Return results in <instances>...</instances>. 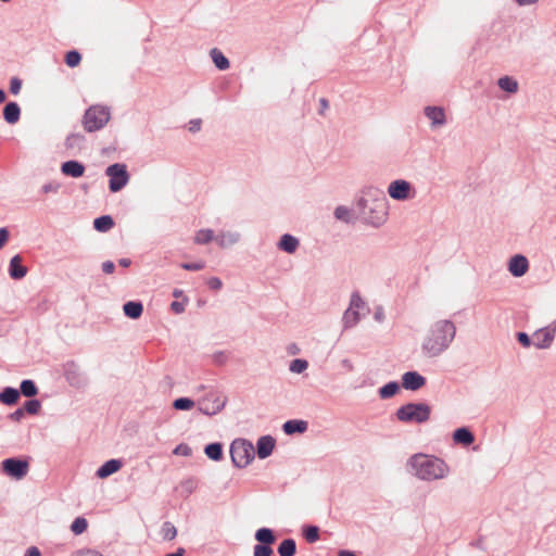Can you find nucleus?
I'll use <instances>...</instances> for the list:
<instances>
[{
	"instance_id": "1",
	"label": "nucleus",
	"mask_w": 556,
	"mask_h": 556,
	"mask_svg": "<svg viewBox=\"0 0 556 556\" xmlns=\"http://www.w3.org/2000/svg\"><path fill=\"white\" fill-rule=\"evenodd\" d=\"M356 206L365 224L379 228L389 216V202L384 191L377 186L367 185L362 188Z\"/></svg>"
},
{
	"instance_id": "2",
	"label": "nucleus",
	"mask_w": 556,
	"mask_h": 556,
	"mask_svg": "<svg viewBox=\"0 0 556 556\" xmlns=\"http://www.w3.org/2000/svg\"><path fill=\"white\" fill-rule=\"evenodd\" d=\"M456 334V326L450 319L430 324L422 339L421 351L428 357H437L448 349Z\"/></svg>"
},
{
	"instance_id": "3",
	"label": "nucleus",
	"mask_w": 556,
	"mask_h": 556,
	"mask_svg": "<svg viewBox=\"0 0 556 556\" xmlns=\"http://www.w3.org/2000/svg\"><path fill=\"white\" fill-rule=\"evenodd\" d=\"M407 466L414 477L427 482L443 480L451 472L450 466L443 459L421 453L413 455Z\"/></svg>"
},
{
	"instance_id": "4",
	"label": "nucleus",
	"mask_w": 556,
	"mask_h": 556,
	"mask_svg": "<svg viewBox=\"0 0 556 556\" xmlns=\"http://www.w3.org/2000/svg\"><path fill=\"white\" fill-rule=\"evenodd\" d=\"M369 308L367 303L363 300L358 292L351 294L349 307L345 309L342 316V325L344 329L355 327L368 313Z\"/></svg>"
},
{
	"instance_id": "5",
	"label": "nucleus",
	"mask_w": 556,
	"mask_h": 556,
	"mask_svg": "<svg viewBox=\"0 0 556 556\" xmlns=\"http://www.w3.org/2000/svg\"><path fill=\"white\" fill-rule=\"evenodd\" d=\"M111 112L105 105H91L86 110L83 116L84 129L88 132H93L102 129L110 121Z\"/></svg>"
},
{
	"instance_id": "6",
	"label": "nucleus",
	"mask_w": 556,
	"mask_h": 556,
	"mask_svg": "<svg viewBox=\"0 0 556 556\" xmlns=\"http://www.w3.org/2000/svg\"><path fill=\"white\" fill-rule=\"evenodd\" d=\"M431 408L426 403H408L396 409V418L402 422H426L430 418Z\"/></svg>"
},
{
	"instance_id": "7",
	"label": "nucleus",
	"mask_w": 556,
	"mask_h": 556,
	"mask_svg": "<svg viewBox=\"0 0 556 556\" xmlns=\"http://www.w3.org/2000/svg\"><path fill=\"white\" fill-rule=\"evenodd\" d=\"M230 456L236 467L244 468L254 459V445L247 439H237L230 445Z\"/></svg>"
},
{
	"instance_id": "8",
	"label": "nucleus",
	"mask_w": 556,
	"mask_h": 556,
	"mask_svg": "<svg viewBox=\"0 0 556 556\" xmlns=\"http://www.w3.org/2000/svg\"><path fill=\"white\" fill-rule=\"evenodd\" d=\"M387 192L392 200L400 202L409 201L416 195L414 186L405 179L392 180L387 188Z\"/></svg>"
},
{
	"instance_id": "9",
	"label": "nucleus",
	"mask_w": 556,
	"mask_h": 556,
	"mask_svg": "<svg viewBox=\"0 0 556 556\" xmlns=\"http://www.w3.org/2000/svg\"><path fill=\"white\" fill-rule=\"evenodd\" d=\"M105 174L110 177L109 188L112 192H118L129 181V175L125 164H112L106 168Z\"/></svg>"
},
{
	"instance_id": "10",
	"label": "nucleus",
	"mask_w": 556,
	"mask_h": 556,
	"mask_svg": "<svg viewBox=\"0 0 556 556\" xmlns=\"http://www.w3.org/2000/svg\"><path fill=\"white\" fill-rule=\"evenodd\" d=\"M28 463L18 458H7L2 462V470L3 472L15 479H23L28 472Z\"/></svg>"
},
{
	"instance_id": "11",
	"label": "nucleus",
	"mask_w": 556,
	"mask_h": 556,
	"mask_svg": "<svg viewBox=\"0 0 556 556\" xmlns=\"http://www.w3.org/2000/svg\"><path fill=\"white\" fill-rule=\"evenodd\" d=\"M556 324L541 328L533 333V344L536 349H548L555 339Z\"/></svg>"
},
{
	"instance_id": "12",
	"label": "nucleus",
	"mask_w": 556,
	"mask_h": 556,
	"mask_svg": "<svg viewBox=\"0 0 556 556\" xmlns=\"http://www.w3.org/2000/svg\"><path fill=\"white\" fill-rule=\"evenodd\" d=\"M424 114L428 118L431 129H440L447 123L446 112L442 106L428 105L424 109Z\"/></svg>"
},
{
	"instance_id": "13",
	"label": "nucleus",
	"mask_w": 556,
	"mask_h": 556,
	"mask_svg": "<svg viewBox=\"0 0 556 556\" xmlns=\"http://www.w3.org/2000/svg\"><path fill=\"white\" fill-rule=\"evenodd\" d=\"M508 271L511 276L519 278L529 270V262L525 255L516 254L508 261Z\"/></svg>"
},
{
	"instance_id": "14",
	"label": "nucleus",
	"mask_w": 556,
	"mask_h": 556,
	"mask_svg": "<svg viewBox=\"0 0 556 556\" xmlns=\"http://www.w3.org/2000/svg\"><path fill=\"white\" fill-rule=\"evenodd\" d=\"M426 384V379L417 371H407L402 376V387L405 390L416 391Z\"/></svg>"
},
{
	"instance_id": "15",
	"label": "nucleus",
	"mask_w": 556,
	"mask_h": 556,
	"mask_svg": "<svg viewBox=\"0 0 556 556\" xmlns=\"http://www.w3.org/2000/svg\"><path fill=\"white\" fill-rule=\"evenodd\" d=\"M241 239V235L235 230H222L216 235L215 242L222 249H228L237 244Z\"/></svg>"
},
{
	"instance_id": "16",
	"label": "nucleus",
	"mask_w": 556,
	"mask_h": 556,
	"mask_svg": "<svg viewBox=\"0 0 556 556\" xmlns=\"http://www.w3.org/2000/svg\"><path fill=\"white\" fill-rule=\"evenodd\" d=\"M276 445V441L270 435H263L257 440L256 443V453L258 458L265 459L267 458L274 451Z\"/></svg>"
},
{
	"instance_id": "17",
	"label": "nucleus",
	"mask_w": 556,
	"mask_h": 556,
	"mask_svg": "<svg viewBox=\"0 0 556 556\" xmlns=\"http://www.w3.org/2000/svg\"><path fill=\"white\" fill-rule=\"evenodd\" d=\"M61 170L65 176L79 178L85 173V166L78 161H67L62 164Z\"/></svg>"
},
{
	"instance_id": "18",
	"label": "nucleus",
	"mask_w": 556,
	"mask_h": 556,
	"mask_svg": "<svg viewBox=\"0 0 556 556\" xmlns=\"http://www.w3.org/2000/svg\"><path fill=\"white\" fill-rule=\"evenodd\" d=\"M123 466L122 460L119 459H110L105 462L98 470L97 477L100 479H105L111 475L117 472Z\"/></svg>"
},
{
	"instance_id": "19",
	"label": "nucleus",
	"mask_w": 556,
	"mask_h": 556,
	"mask_svg": "<svg viewBox=\"0 0 556 556\" xmlns=\"http://www.w3.org/2000/svg\"><path fill=\"white\" fill-rule=\"evenodd\" d=\"M9 273L13 279H22L27 274V268L22 265L20 255H14L10 261Z\"/></svg>"
},
{
	"instance_id": "20",
	"label": "nucleus",
	"mask_w": 556,
	"mask_h": 556,
	"mask_svg": "<svg viewBox=\"0 0 556 556\" xmlns=\"http://www.w3.org/2000/svg\"><path fill=\"white\" fill-rule=\"evenodd\" d=\"M299 244H300V242H299L298 238H295L294 236H291L289 233H286L280 238L277 247L279 250L285 251L289 254H292L296 251V249L299 248Z\"/></svg>"
},
{
	"instance_id": "21",
	"label": "nucleus",
	"mask_w": 556,
	"mask_h": 556,
	"mask_svg": "<svg viewBox=\"0 0 556 556\" xmlns=\"http://www.w3.org/2000/svg\"><path fill=\"white\" fill-rule=\"evenodd\" d=\"M21 116V109L16 102H9L3 109V117L7 123L15 124Z\"/></svg>"
},
{
	"instance_id": "22",
	"label": "nucleus",
	"mask_w": 556,
	"mask_h": 556,
	"mask_svg": "<svg viewBox=\"0 0 556 556\" xmlns=\"http://www.w3.org/2000/svg\"><path fill=\"white\" fill-rule=\"evenodd\" d=\"M455 443L470 445L475 441L473 434L465 427L458 428L453 433Z\"/></svg>"
},
{
	"instance_id": "23",
	"label": "nucleus",
	"mask_w": 556,
	"mask_h": 556,
	"mask_svg": "<svg viewBox=\"0 0 556 556\" xmlns=\"http://www.w3.org/2000/svg\"><path fill=\"white\" fill-rule=\"evenodd\" d=\"M123 311L127 317L131 319H137L141 316L143 312V306L140 302L129 301L124 304Z\"/></svg>"
},
{
	"instance_id": "24",
	"label": "nucleus",
	"mask_w": 556,
	"mask_h": 556,
	"mask_svg": "<svg viewBox=\"0 0 556 556\" xmlns=\"http://www.w3.org/2000/svg\"><path fill=\"white\" fill-rule=\"evenodd\" d=\"M306 428L307 422L303 420H288L282 426V429L287 434L302 433Z\"/></svg>"
},
{
	"instance_id": "25",
	"label": "nucleus",
	"mask_w": 556,
	"mask_h": 556,
	"mask_svg": "<svg viewBox=\"0 0 556 556\" xmlns=\"http://www.w3.org/2000/svg\"><path fill=\"white\" fill-rule=\"evenodd\" d=\"M498 87L508 92V93H516L518 91V81L510 77V76H503L497 80Z\"/></svg>"
},
{
	"instance_id": "26",
	"label": "nucleus",
	"mask_w": 556,
	"mask_h": 556,
	"mask_svg": "<svg viewBox=\"0 0 556 556\" xmlns=\"http://www.w3.org/2000/svg\"><path fill=\"white\" fill-rule=\"evenodd\" d=\"M216 236L212 229H200L194 233L193 242L195 244H207L215 240Z\"/></svg>"
},
{
	"instance_id": "27",
	"label": "nucleus",
	"mask_w": 556,
	"mask_h": 556,
	"mask_svg": "<svg viewBox=\"0 0 556 556\" xmlns=\"http://www.w3.org/2000/svg\"><path fill=\"white\" fill-rule=\"evenodd\" d=\"M210 54H211L213 63L215 64V66L218 70L225 71V70L229 68V61L223 54L222 51H219L218 49L214 48V49L211 50Z\"/></svg>"
},
{
	"instance_id": "28",
	"label": "nucleus",
	"mask_w": 556,
	"mask_h": 556,
	"mask_svg": "<svg viewBox=\"0 0 556 556\" xmlns=\"http://www.w3.org/2000/svg\"><path fill=\"white\" fill-rule=\"evenodd\" d=\"M20 392L14 388H5L0 393V402L7 405H13L17 402Z\"/></svg>"
},
{
	"instance_id": "29",
	"label": "nucleus",
	"mask_w": 556,
	"mask_h": 556,
	"mask_svg": "<svg viewBox=\"0 0 556 556\" xmlns=\"http://www.w3.org/2000/svg\"><path fill=\"white\" fill-rule=\"evenodd\" d=\"M114 226L113 218L109 215L98 217L93 222V227L100 232H106Z\"/></svg>"
},
{
	"instance_id": "30",
	"label": "nucleus",
	"mask_w": 556,
	"mask_h": 556,
	"mask_svg": "<svg viewBox=\"0 0 556 556\" xmlns=\"http://www.w3.org/2000/svg\"><path fill=\"white\" fill-rule=\"evenodd\" d=\"M296 552L295 541L292 539L283 540L278 546V553L280 556H294Z\"/></svg>"
},
{
	"instance_id": "31",
	"label": "nucleus",
	"mask_w": 556,
	"mask_h": 556,
	"mask_svg": "<svg viewBox=\"0 0 556 556\" xmlns=\"http://www.w3.org/2000/svg\"><path fill=\"white\" fill-rule=\"evenodd\" d=\"M255 539L265 545H271L275 542V535L273 531L268 528H261L255 533Z\"/></svg>"
},
{
	"instance_id": "32",
	"label": "nucleus",
	"mask_w": 556,
	"mask_h": 556,
	"mask_svg": "<svg viewBox=\"0 0 556 556\" xmlns=\"http://www.w3.org/2000/svg\"><path fill=\"white\" fill-rule=\"evenodd\" d=\"M400 390V386L397 382L395 381H391L387 384H384L383 387H381L378 391L379 393V396L383 400L386 399H390L392 396H394Z\"/></svg>"
},
{
	"instance_id": "33",
	"label": "nucleus",
	"mask_w": 556,
	"mask_h": 556,
	"mask_svg": "<svg viewBox=\"0 0 556 556\" xmlns=\"http://www.w3.org/2000/svg\"><path fill=\"white\" fill-rule=\"evenodd\" d=\"M160 533L164 541H173L177 536V529L172 522L165 521Z\"/></svg>"
},
{
	"instance_id": "34",
	"label": "nucleus",
	"mask_w": 556,
	"mask_h": 556,
	"mask_svg": "<svg viewBox=\"0 0 556 556\" xmlns=\"http://www.w3.org/2000/svg\"><path fill=\"white\" fill-rule=\"evenodd\" d=\"M205 454L213 460H219L223 455V448L220 443H211L205 447Z\"/></svg>"
},
{
	"instance_id": "35",
	"label": "nucleus",
	"mask_w": 556,
	"mask_h": 556,
	"mask_svg": "<svg viewBox=\"0 0 556 556\" xmlns=\"http://www.w3.org/2000/svg\"><path fill=\"white\" fill-rule=\"evenodd\" d=\"M307 368H308V362L303 358H295V359L291 361L290 365H289V370L292 374H296V375L303 374Z\"/></svg>"
},
{
	"instance_id": "36",
	"label": "nucleus",
	"mask_w": 556,
	"mask_h": 556,
	"mask_svg": "<svg viewBox=\"0 0 556 556\" xmlns=\"http://www.w3.org/2000/svg\"><path fill=\"white\" fill-rule=\"evenodd\" d=\"M21 393L24 396L31 397L38 393V389L33 380L26 379L21 383Z\"/></svg>"
},
{
	"instance_id": "37",
	"label": "nucleus",
	"mask_w": 556,
	"mask_h": 556,
	"mask_svg": "<svg viewBox=\"0 0 556 556\" xmlns=\"http://www.w3.org/2000/svg\"><path fill=\"white\" fill-rule=\"evenodd\" d=\"M333 215H334V217L338 220H341V222H344V223H350L351 219H352L351 210L348 206H345V205L337 206L334 208Z\"/></svg>"
},
{
	"instance_id": "38",
	"label": "nucleus",
	"mask_w": 556,
	"mask_h": 556,
	"mask_svg": "<svg viewBox=\"0 0 556 556\" xmlns=\"http://www.w3.org/2000/svg\"><path fill=\"white\" fill-rule=\"evenodd\" d=\"M194 405V401L189 397H179L173 402V407L177 410H190Z\"/></svg>"
},
{
	"instance_id": "39",
	"label": "nucleus",
	"mask_w": 556,
	"mask_h": 556,
	"mask_svg": "<svg viewBox=\"0 0 556 556\" xmlns=\"http://www.w3.org/2000/svg\"><path fill=\"white\" fill-rule=\"evenodd\" d=\"M88 528V522L84 517H77L71 525V530L74 534L79 535Z\"/></svg>"
},
{
	"instance_id": "40",
	"label": "nucleus",
	"mask_w": 556,
	"mask_h": 556,
	"mask_svg": "<svg viewBox=\"0 0 556 556\" xmlns=\"http://www.w3.org/2000/svg\"><path fill=\"white\" fill-rule=\"evenodd\" d=\"M223 406H224V402L216 399L214 401V405L212 407H210L205 403H201L200 410L205 415H214V414L218 413L223 408Z\"/></svg>"
},
{
	"instance_id": "41",
	"label": "nucleus",
	"mask_w": 556,
	"mask_h": 556,
	"mask_svg": "<svg viewBox=\"0 0 556 556\" xmlns=\"http://www.w3.org/2000/svg\"><path fill=\"white\" fill-rule=\"evenodd\" d=\"M81 61V55L78 51L72 50L65 54V63L70 67H76Z\"/></svg>"
},
{
	"instance_id": "42",
	"label": "nucleus",
	"mask_w": 556,
	"mask_h": 556,
	"mask_svg": "<svg viewBox=\"0 0 556 556\" xmlns=\"http://www.w3.org/2000/svg\"><path fill=\"white\" fill-rule=\"evenodd\" d=\"M304 538L307 542L314 543L319 539V529L316 526H308L304 529Z\"/></svg>"
},
{
	"instance_id": "43",
	"label": "nucleus",
	"mask_w": 556,
	"mask_h": 556,
	"mask_svg": "<svg viewBox=\"0 0 556 556\" xmlns=\"http://www.w3.org/2000/svg\"><path fill=\"white\" fill-rule=\"evenodd\" d=\"M273 548L270 545L257 544L254 546L253 555L254 556H271Z\"/></svg>"
},
{
	"instance_id": "44",
	"label": "nucleus",
	"mask_w": 556,
	"mask_h": 556,
	"mask_svg": "<svg viewBox=\"0 0 556 556\" xmlns=\"http://www.w3.org/2000/svg\"><path fill=\"white\" fill-rule=\"evenodd\" d=\"M40 402L38 400H30L25 403L24 413L27 412L28 414L35 415L40 409Z\"/></svg>"
},
{
	"instance_id": "45",
	"label": "nucleus",
	"mask_w": 556,
	"mask_h": 556,
	"mask_svg": "<svg viewBox=\"0 0 556 556\" xmlns=\"http://www.w3.org/2000/svg\"><path fill=\"white\" fill-rule=\"evenodd\" d=\"M205 267V263L203 261L194 262V263H182L181 268L186 270H201Z\"/></svg>"
},
{
	"instance_id": "46",
	"label": "nucleus",
	"mask_w": 556,
	"mask_h": 556,
	"mask_svg": "<svg viewBox=\"0 0 556 556\" xmlns=\"http://www.w3.org/2000/svg\"><path fill=\"white\" fill-rule=\"evenodd\" d=\"M21 88H22V81L16 77L12 78L10 81V91L13 94H17L21 91Z\"/></svg>"
},
{
	"instance_id": "47",
	"label": "nucleus",
	"mask_w": 556,
	"mask_h": 556,
	"mask_svg": "<svg viewBox=\"0 0 556 556\" xmlns=\"http://www.w3.org/2000/svg\"><path fill=\"white\" fill-rule=\"evenodd\" d=\"M72 556H103L97 551L84 548L75 552Z\"/></svg>"
},
{
	"instance_id": "48",
	"label": "nucleus",
	"mask_w": 556,
	"mask_h": 556,
	"mask_svg": "<svg viewBox=\"0 0 556 556\" xmlns=\"http://www.w3.org/2000/svg\"><path fill=\"white\" fill-rule=\"evenodd\" d=\"M207 286L212 290H219L223 287V282L218 277H211L207 280Z\"/></svg>"
},
{
	"instance_id": "49",
	"label": "nucleus",
	"mask_w": 556,
	"mask_h": 556,
	"mask_svg": "<svg viewBox=\"0 0 556 556\" xmlns=\"http://www.w3.org/2000/svg\"><path fill=\"white\" fill-rule=\"evenodd\" d=\"M202 121L200 118L191 119L188 123V129L191 132H198L201 129Z\"/></svg>"
},
{
	"instance_id": "50",
	"label": "nucleus",
	"mask_w": 556,
	"mask_h": 556,
	"mask_svg": "<svg viewBox=\"0 0 556 556\" xmlns=\"http://www.w3.org/2000/svg\"><path fill=\"white\" fill-rule=\"evenodd\" d=\"M59 188H60V186L58 184L48 182L42 186V192L43 193H51V192L55 193V192H58Z\"/></svg>"
},
{
	"instance_id": "51",
	"label": "nucleus",
	"mask_w": 556,
	"mask_h": 556,
	"mask_svg": "<svg viewBox=\"0 0 556 556\" xmlns=\"http://www.w3.org/2000/svg\"><path fill=\"white\" fill-rule=\"evenodd\" d=\"M174 453L177 454V455H184V456H189L190 453H191V450L188 445H185V444H180L178 445L175 450H174Z\"/></svg>"
},
{
	"instance_id": "52",
	"label": "nucleus",
	"mask_w": 556,
	"mask_h": 556,
	"mask_svg": "<svg viewBox=\"0 0 556 556\" xmlns=\"http://www.w3.org/2000/svg\"><path fill=\"white\" fill-rule=\"evenodd\" d=\"M286 352L288 355L293 356V355H298L301 352V349L296 343H289L286 346Z\"/></svg>"
},
{
	"instance_id": "53",
	"label": "nucleus",
	"mask_w": 556,
	"mask_h": 556,
	"mask_svg": "<svg viewBox=\"0 0 556 556\" xmlns=\"http://www.w3.org/2000/svg\"><path fill=\"white\" fill-rule=\"evenodd\" d=\"M517 339L520 342V344H522L525 348H528L531 344V340H530L529 336L525 332H519L517 334Z\"/></svg>"
},
{
	"instance_id": "54",
	"label": "nucleus",
	"mask_w": 556,
	"mask_h": 556,
	"mask_svg": "<svg viewBox=\"0 0 556 556\" xmlns=\"http://www.w3.org/2000/svg\"><path fill=\"white\" fill-rule=\"evenodd\" d=\"M115 269V265L113 262L111 261H105L102 263V270L105 273V274H112Z\"/></svg>"
},
{
	"instance_id": "55",
	"label": "nucleus",
	"mask_w": 556,
	"mask_h": 556,
	"mask_svg": "<svg viewBox=\"0 0 556 556\" xmlns=\"http://www.w3.org/2000/svg\"><path fill=\"white\" fill-rule=\"evenodd\" d=\"M170 308L173 312H175L176 314H181L184 311H185V304L181 303V302H173L170 304Z\"/></svg>"
},
{
	"instance_id": "56",
	"label": "nucleus",
	"mask_w": 556,
	"mask_h": 556,
	"mask_svg": "<svg viewBox=\"0 0 556 556\" xmlns=\"http://www.w3.org/2000/svg\"><path fill=\"white\" fill-rule=\"evenodd\" d=\"M540 0H515V3L517 4V7L519 8H525V7H530V5H534L539 2Z\"/></svg>"
},
{
	"instance_id": "57",
	"label": "nucleus",
	"mask_w": 556,
	"mask_h": 556,
	"mask_svg": "<svg viewBox=\"0 0 556 556\" xmlns=\"http://www.w3.org/2000/svg\"><path fill=\"white\" fill-rule=\"evenodd\" d=\"M9 239V231L7 228H0V249L5 244Z\"/></svg>"
},
{
	"instance_id": "58",
	"label": "nucleus",
	"mask_w": 556,
	"mask_h": 556,
	"mask_svg": "<svg viewBox=\"0 0 556 556\" xmlns=\"http://www.w3.org/2000/svg\"><path fill=\"white\" fill-rule=\"evenodd\" d=\"M24 417V409L18 408L10 415V418L14 421H20Z\"/></svg>"
},
{
	"instance_id": "59",
	"label": "nucleus",
	"mask_w": 556,
	"mask_h": 556,
	"mask_svg": "<svg viewBox=\"0 0 556 556\" xmlns=\"http://www.w3.org/2000/svg\"><path fill=\"white\" fill-rule=\"evenodd\" d=\"M24 556H41V553L38 547L30 546L26 549Z\"/></svg>"
},
{
	"instance_id": "60",
	"label": "nucleus",
	"mask_w": 556,
	"mask_h": 556,
	"mask_svg": "<svg viewBox=\"0 0 556 556\" xmlns=\"http://www.w3.org/2000/svg\"><path fill=\"white\" fill-rule=\"evenodd\" d=\"M384 318V313H383V309L381 307H379L376 313H375V319L377 321H382Z\"/></svg>"
},
{
	"instance_id": "61",
	"label": "nucleus",
	"mask_w": 556,
	"mask_h": 556,
	"mask_svg": "<svg viewBox=\"0 0 556 556\" xmlns=\"http://www.w3.org/2000/svg\"><path fill=\"white\" fill-rule=\"evenodd\" d=\"M185 553V548L179 547L175 553L167 554L166 556H184Z\"/></svg>"
},
{
	"instance_id": "62",
	"label": "nucleus",
	"mask_w": 556,
	"mask_h": 556,
	"mask_svg": "<svg viewBox=\"0 0 556 556\" xmlns=\"http://www.w3.org/2000/svg\"><path fill=\"white\" fill-rule=\"evenodd\" d=\"M339 556H357V555L351 551L343 549V551L339 552Z\"/></svg>"
},
{
	"instance_id": "63",
	"label": "nucleus",
	"mask_w": 556,
	"mask_h": 556,
	"mask_svg": "<svg viewBox=\"0 0 556 556\" xmlns=\"http://www.w3.org/2000/svg\"><path fill=\"white\" fill-rule=\"evenodd\" d=\"M119 265H122L123 267H128L130 265V260L129 258H121Z\"/></svg>"
},
{
	"instance_id": "64",
	"label": "nucleus",
	"mask_w": 556,
	"mask_h": 556,
	"mask_svg": "<svg viewBox=\"0 0 556 556\" xmlns=\"http://www.w3.org/2000/svg\"><path fill=\"white\" fill-rule=\"evenodd\" d=\"M5 101V92L0 89V104Z\"/></svg>"
}]
</instances>
